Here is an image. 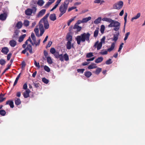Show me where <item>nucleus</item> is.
Instances as JSON below:
<instances>
[{
  "mask_svg": "<svg viewBox=\"0 0 145 145\" xmlns=\"http://www.w3.org/2000/svg\"><path fill=\"white\" fill-rule=\"evenodd\" d=\"M90 34L89 33H84L80 35H78L76 38L77 43L78 44H80L81 41L82 42H84L86 40L89 42H90L89 37Z\"/></svg>",
  "mask_w": 145,
  "mask_h": 145,
  "instance_id": "f257e3e1",
  "label": "nucleus"
},
{
  "mask_svg": "<svg viewBox=\"0 0 145 145\" xmlns=\"http://www.w3.org/2000/svg\"><path fill=\"white\" fill-rule=\"evenodd\" d=\"M120 25V22L113 20V22H112L111 23L108 25V27H114V28L113 30L115 31H117L119 30Z\"/></svg>",
  "mask_w": 145,
  "mask_h": 145,
  "instance_id": "f03ea898",
  "label": "nucleus"
},
{
  "mask_svg": "<svg viewBox=\"0 0 145 145\" xmlns=\"http://www.w3.org/2000/svg\"><path fill=\"white\" fill-rule=\"evenodd\" d=\"M36 7V5H34L32 7L31 9L30 8H27L25 11V14L26 15L29 16L31 15L32 13L35 14L37 10Z\"/></svg>",
  "mask_w": 145,
  "mask_h": 145,
  "instance_id": "7ed1b4c3",
  "label": "nucleus"
},
{
  "mask_svg": "<svg viewBox=\"0 0 145 145\" xmlns=\"http://www.w3.org/2000/svg\"><path fill=\"white\" fill-rule=\"evenodd\" d=\"M115 46V43L112 42L110 48L107 49V50L102 51L99 52V54L102 55H106L108 54V51L110 52L113 50Z\"/></svg>",
  "mask_w": 145,
  "mask_h": 145,
  "instance_id": "20e7f679",
  "label": "nucleus"
},
{
  "mask_svg": "<svg viewBox=\"0 0 145 145\" xmlns=\"http://www.w3.org/2000/svg\"><path fill=\"white\" fill-rule=\"evenodd\" d=\"M67 8V7L64 5H63V4L61 5L59 8V10L60 12L59 15V17H61L65 13Z\"/></svg>",
  "mask_w": 145,
  "mask_h": 145,
  "instance_id": "39448f33",
  "label": "nucleus"
},
{
  "mask_svg": "<svg viewBox=\"0 0 145 145\" xmlns=\"http://www.w3.org/2000/svg\"><path fill=\"white\" fill-rule=\"evenodd\" d=\"M123 2L122 1H120L115 3L113 5V7L115 9L119 10L121 9L123 6Z\"/></svg>",
  "mask_w": 145,
  "mask_h": 145,
  "instance_id": "423d86ee",
  "label": "nucleus"
},
{
  "mask_svg": "<svg viewBox=\"0 0 145 145\" xmlns=\"http://www.w3.org/2000/svg\"><path fill=\"white\" fill-rule=\"evenodd\" d=\"M29 51V53L31 54L33 53L32 51V48L30 44H29L27 45V47L25 48V49L22 51L21 53L23 54H25L27 51Z\"/></svg>",
  "mask_w": 145,
  "mask_h": 145,
  "instance_id": "0eeeda50",
  "label": "nucleus"
},
{
  "mask_svg": "<svg viewBox=\"0 0 145 145\" xmlns=\"http://www.w3.org/2000/svg\"><path fill=\"white\" fill-rule=\"evenodd\" d=\"M102 44L101 42L99 43V41H97L95 44L94 47H96L97 50L101 49L102 47Z\"/></svg>",
  "mask_w": 145,
  "mask_h": 145,
  "instance_id": "6e6552de",
  "label": "nucleus"
},
{
  "mask_svg": "<svg viewBox=\"0 0 145 145\" xmlns=\"http://www.w3.org/2000/svg\"><path fill=\"white\" fill-rule=\"evenodd\" d=\"M19 31L18 30H16L12 36V38L14 40H16L18 37Z\"/></svg>",
  "mask_w": 145,
  "mask_h": 145,
  "instance_id": "1a4fd4ad",
  "label": "nucleus"
},
{
  "mask_svg": "<svg viewBox=\"0 0 145 145\" xmlns=\"http://www.w3.org/2000/svg\"><path fill=\"white\" fill-rule=\"evenodd\" d=\"M31 92L29 89H28L26 90L24 93L23 95L24 97L25 98H27L29 96V94Z\"/></svg>",
  "mask_w": 145,
  "mask_h": 145,
  "instance_id": "9d476101",
  "label": "nucleus"
},
{
  "mask_svg": "<svg viewBox=\"0 0 145 145\" xmlns=\"http://www.w3.org/2000/svg\"><path fill=\"white\" fill-rule=\"evenodd\" d=\"M33 40V44H32L33 46H34L35 45V47L39 46L40 41V39L38 40L37 42L36 41V39L34 40Z\"/></svg>",
  "mask_w": 145,
  "mask_h": 145,
  "instance_id": "9b49d317",
  "label": "nucleus"
},
{
  "mask_svg": "<svg viewBox=\"0 0 145 145\" xmlns=\"http://www.w3.org/2000/svg\"><path fill=\"white\" fill-rule=\"evenodd\" d=\"M39 27L40 32V36H41L43 34L44 32L43 25L42 24H40L39 25Z\"/></svg>",
  "mask_w": 145,
  "mask_h": 145,
  "instance_id": "f8f14e48",
  "label": "nucleus"
},
{
  "mask_svg": "<svg viewBox=\"0 0 145 145\" xmlns=\"http://www.w3.org/2000/svg\"><path fill=\"white\" fill-rule=\"evenodd\" d=\"M67 48L68 50H70L71 48H74V46L73 44H71V42L70 41H68L66 45Z\"/></svg>",
  "mask_w": 145,
  "mask_h": 145,
  "instance_id": "ddd939ff",
  "label": "nucleus"
},
{
  "mask_svg": "<svg viewBox=\"0 0 145 145\" xmlns=\"http://www.w3.org/2000/svg\"><path fill=\"white\" fill-rule=\"evenodd\" d=\"M7 15L5 13L2 14L0 15V20L2 21L5 20L7 17Z\"/></svg>",
  "mask_w": 145,
  "mask_h": 145,
  "instance_id": "4468645a",
  "label": "nucleus"
},
{
  "mask_svg": "<svg viewBox=\"0 0 145 145\" xmlns=\"http://www.w3.org/2000/svg\"><path fill=\"white\" fill-rule=\"evenodd\" d=\"M9 44L11 46L14 47L17 44V42L15 40H12L10 41Z\"/></svg>",
  "mask_w": 145,
  "mask_h": 145,
  "instance_id": "2eb2a0df",
  "label": "nucleus"
},
{
  "mask_svg": "<svg viewBox=\"0 0 145 145\" xmlns=\"http://www.w3.org/2000/svg\"><path fill=\"white\" fill-rule=\"evenodd\" d=\"M6 105H9L11 108H13L14 107V102L12 100H9L7 101L6 102Z\"/></svg>",
  "mask_w": 145,
  "mask_h": 145,
  "instance_id": "dca6fc26",
  "label": "nucleus"
},
{
  "mask_svg": "<svg viewBox=\"0 0 145 145\" xmlns=\"http://www.w3.org/2000/svg\"><path fill=\"white\" fill-rule=\"evenodd\" d=\"M66 40L68 41H70L71 42L72 40V36L70 35V34L69 33H68L66 36Z\"/></svg>",
  "mask_w": 145,
  "mask_h": 145,
  "instance_id": "f3484780",
  "label": "nucleus"
},
{
  "mask_svg": "<svg viewBox=\"0 0 145 145\" xmlns=\"http://www.w3.org/2000/svg\"><path fill=\"white\" fill-rule=\"evenodd\" d=\"M9 51V49L7 47L3 48L1 50V52L5 54H7Z\"/></svg>",
  "mask_w": 145,
  "mask_h": 145,
  "instance_id": "a211bd4d",
  "label": "nucleus"
},
{
  "mask_svg": "<svg viewBox=\"0 0 145 145\" xmlns=\"http://www.w3.org/2000/svg\"><path fill=\"white\" fill-rule=\"evenodd\" d=\"M49 15V13L47 14L40 21V23L42 22H44L45 21H47V18Z\"/></svg>",
  "mask_w": 145,
  "mask_h": 145,
  "instance_id": "6ab92c4d",
  "label": "nucleus"
},
{
  "mask_svg": "<svg viewBox=\"0 0 145 145\" xmlns=\"http://www.w3.org/2000/svg\"><path fill=\"white\" fill-rule=\"evenodd\" d=\"M14 102L15 105L17 106L19 105L21 103V100L19 98H15L14 99Z\"/></svg>",
  "mask_w": 145,
  "mask_h": 145,
  "instance_id": "aec40b11",
  "label": "nucleus"
},
{
  "mask_svg": "<svg viewBox=\"0 0 145 145\" xmlns=\"http://www.w3.org/2000/svg\"><path fill=\"white\" fill-rule=\"evenodd\" d=\"M50 20L53 21H54L56 19V15L55 14H51L49 17Z\"/></svg>",
  "mask_w": 145,
  "mask_h": 145,
  "instance_id": "412c9836",
  "label": "nucleus"
},
{
  "mask_svg": "<svg viewBox=\"0 0 145 145\" xmlns=\"http://www.w3.org/2000/svg\"><path fill=\"white\" fill-rule=\"evenodd\" d=\"M119 35V33L118 32L116 34L114 35L113 38L112 39V40L114 41L115 42L117 40L118 36Z\"/></svg>",
  "mask_w": 145,
  "mask_h": 145,
  "instance_id": "4be33fe9",
  "label": "nucleus"
},
{
  "mask_svg": "<svg viewBox=\"0 0 145 145\" xmlns=\"http://www.w3.org/2000/svg\"><path fill=\"white\" fill-rule=\"evenodd\" d=\"M103 58L102 57H98L95 60V62L97 63H99L101 62L103 60Z\"/></svg>",
  "mask_w": 145,
  "mask_h": 145,
  "instance_id": "5701e85b",
  "label": "nucleus"
},
{
  "mask_svg": "<svg viewBox=\"0 0 145 145\" xmlns=\"http://www.w3.org/2000/svg\"><path fill=\"white\" fill-rule=\"evenodd\" d=\"M44 28L45 29H48L49 27V24L48 21H45L43 22Z\"/></svg>",
  "mask_w": 145,
  "mask_h": 145,
  "instance_id": "b1692460",
  "label": "nucleus"
},
{
  "mask_svg": "<svg viewBox=\"0 0 145 145\" xmlns=\"http://www.w3.org/2000/svg\"><path fill=\"white\" fill-rule=\"evenodd\" d=\"M46 10L45 9H43L41 10L39 12L38 15L39 16H42L45 13Z\"/></svg>",
  "mask_w": 145,
  "mask_h": 145,
  "instance_id": "393cba45",
  "label": "nucleus"
},
{
  "mask_svg": "<svg viewBox=\"0 0 145 145\" xmlns=\"http://www.w3.org/2000/svg\"><path fill=\"white\" fill-rule=\"evenodd\" d=\"M97 66L95 63H92L91 65H90L88 67V68L89 69H92L97 68Z\"/></svg>",
  "mask_w": 145,
  "mask_h": 145,
  "instance_id": "a878e982",
  "label": "nucleus"
},
{
  "mask_svg": "<svg viewBox=\"0 0 145 145\" xmlns=\"http://www.w3.org/2000/svg\"><path fill=\"white\" fill-rule=\"evenodd\" d=\"M26 35L24 34L21 36L19 38L18 41L19 42H21L23 41Z\"/></svg>",
  "mask_w": 145,
  "mask_h": 145,
  "instance_id": "bb28decb",
  "label": "nucleus"
},
{
  "mask_svg": "<svg viewBox=\"0 0 145 145\" xmlns=\"http://www.w3.org/2000/svg\"><path fill=\"white\" fill-rule=\"evenodd\" d=\"M91 17L90 16H89L88 17L84 18L82 20V22H83V23H86L89 20H91Z\"/></svg>",
  "mask_w": 145,
  "mask_h": 145,
  "instance_id": "cd10ccee",
  "label": "nucleus"
},
{
  "mask_svg": "<svg viewBox=\"0 0 145 145\" xmlns=\"http://www.w3.org/2000/svg\"><path fill=\"white\" fill-rule=\"evenodd\" d=\"M22 24L21 21L18 22L16 24V27L18 29L21 28L22 26Z\"/></svg>",
  "mask_w": 145,
  "mask_h": 145,
  "instance_id": "c85d7f7f",
  "label": "nucleus"
},
{
  "mask_svg": "<svg viewBox=\"0 0 145 145\" xmlns=\"http://www.w3.org/2000/svg\"><path fill=\"white\" fill-rule=\"evenodd\" d=\"M92 74L91 72L89 71H86L84 72V75L87 78L89 77Z\"/></svg>",
  "mask_w": 145,
  "mask_h": 145,
  "instance_id": "c756f323",
  "label": "nucleus"
},
{
  "mask_svg": "<svg viewBox=\"0 0 145 145\" xmlns=\"http://www.w3.org/2000/svg\"><path fill=\"white\" fill-rule=\"evenodd\" d=\"M102 20L105 21L106 22H109V23H111L112 22H113V20L110 18H104L102 19Z\"/></svg>",
  "mask_w": 145,
  "mask_h": 145,
  "instance_id": "7c9ffc66",
  "label": "nucleus"
},
{
  "mask_svg": "<svg viewBox=\"0 0 145 145\" xmlns=\"http://www.w3.org/2000/svg\"><path fill=\"white\" fill-rule=\"evenodd\" d=\"M101 18L99 17L97 19H96L94 22V23L95 24H98L100 23L101 21Z\"/></svg>",
  "mask_w": 145,
  "mask_h": 145,
  "instance_id": "2f4dec72",
  "label": "nucleus"
},
{
  "mask_svg": "<svg viewBox=\"0 0 145 145\" xmlns=\"http://www.w3.org/2000/svg\"><path fill=\"white\" fill-rule=\"evenodd\" d=\"M102 71V69L99 67H97L95 71L94 72L95 73L97 74H99Z\"/></svg>",
  "mask_w": 145,
  "mask_h": 145,
  "instance_id": "473e14b6",
  "label": "nucleus"
},
{
  "mask_svg": "<svg viewBox=\"0 0 145 145\" xmlns=\"http://www.w3.org/2000/svg\"><path fill=\"white\" fill-rule=\"evenodd\" d=\"M55 0H49L45 5L46 7H49L52 3H53Z\"/></svg>",
  "mask_w": 145,
  "mask_h": 145,
  "instance_id": "72a5a7b5",
  "label": "nucleus"
},
{
  "mask_svg": "<svg viewBox=\"0 0 145 145\" xmlns=\"http://www.w3.org/2000/svg\"><path fill=\"white\" fill-rule=\"evenodd\" d=\"M47 61L48 63L50 64H52L53 62L51 57H47L46 58Z\"/></svg>",
  "mask_w": 145,
  "mask_h": 145,
  "instance_id": "f704fd0d",
  "label": "nucleus"
},
{
  "mask_svg": "<svg viewBox=\"0 0 145 145\" xmlns=\"http://www.w3.org/2000/svg\"><path fill=\"white\" fill-rule=\"evenodd\" d=\"M20 73L17 76V77L16 78V79L15 81V82L14 83L13 86H14L16 85L17 83L18 80L20 77Z\"/></svg>",
  "mask_w": 145,
  "mask_h": 145,
  "instance_id": "c9c22d12",
  "label": "nucleus"
},
{
  "mask_svg": "<svg viewBox=\"0 0 145 145\" xmlns=\"http://www.w3.org/2000/svg\"><path fill=\"white\" fill-rule=\"evenodd\" d=\"M99 29L97 28L95 30L94 33V37H96L98 34Z\"/></svg>",
  "mask_w": 145,
  "mask_h": 145,
  "instance_id": "e433bc0d",
  "label": "nucleus"
},
{
  "mask_svg": "<svg viewBox=\"0 0 145 145\" xmlns=\"http://www.w3.org/2000/svg\"><path fill=\"white\" fill-rule=\"evenodd\" d=\"M4 96V95L2 93L0 95V103L3 102L6 99V98H3Z\"/></svg>",
  "mask_w": 145,
  "mask_h": 145,
  "instance_id": "4c0bfd02",
  "label": "nucleus"
},
{
  "mask_svg": "<svg viewBox=\"0 0 145 145\" xmlns=\"http://www.w3.org/2000/svg\"><path fill=\"white\" fill-rule=\"evenodd\" d=\"M44 3V2L43 0H39L37 3V4L40 6H42Z\"/></svg>",
  "mask_w": 145,
  "mask_h": 145,
  "instance_id": "58836bf2",
  "label": "nucleus"
},
{
  "mask_svg": "<svg viewBox=\"0 0 145 145\" xmlns=\"http://www.w3.org/2000/svg\"><path fill=\"white\" fill-rule=\"evenodd\" d=\"M34 31L36 35L38 37H39L40 36V35L39 34V30L38 28H35Z\"/></svg>",
  "mask_w": 145,
  "mask_h": 145,
  "instance_id": "ea45409f",
  "label": "nucleus"
},
{
  "mask_svg": "<svg viewBox=\"0 0 145 145\" xmlns=\"http://www.w3.org/2000/svg\"><path fill=\"white\" fill-rule=\"evenodd\" d=\"M11 66V64H8L7 66V68H6L5 69L4 71L2 73V74L3 75L6 72L8 69H10V67Z\"/></svg>",
  "mask_w": 145,
  "mask_h": 145,
  "instance_id": "a19ab883",
  "label": "nucleus"
},
{
  "mask_svg": "<svg viewBox=\"0 0 145 145\" xmlns=\"http://www.w3.org/2000/svg\"><path fill=\"white\" fill-rule=\"evenodd\" d=\"M29 21L27 20H25L24 21V24L25 27H27L29 25Z\"/></svg>",
  "mask_w": 145,
  "mask_h": 145,
  "instance_id": "79ce46f5",
  "label": "nucleus"
},
{
  "mask_svg": "<svg viewBox=\"0 0 145 145\" xmlns=\"http://www.w3.org/2000/svg\"><path fill=\"white\" fill-rule=\"evenodd\" d=\"M140 13H138L136 16L133 17L131 18V21H133L134 20L138 19L140 17Z\"/></svg>",
  "mask_w": 145,
  "mask_h": 145,
  "instance_id": "37998d69",
  "label": "nucleus"
},
{
  "mask_svg": "<svg viewBox=\"0 0 145 145\" xmlns=\"http://www.w3.org/2000/svg\"><path fill=\"white\" fill-rule=\"evenodd\" d=\"M127 13L126 12L125 14V16L124 17V27H125V25L127 23Z\"/></svg>",
  "mask_w": 145,
  "mask_h": 145,
  "instance_id": "c03bdc74",
  "label": "nucleus"
},
{
  "mask_svg": "<svg viewBox=\"0 0 145 145\" xmlns=\"http://www.w3.org/2000/svg\"><path fill=\"white\" fill-rule=\"evenodd\" d=\"M63 57L64 58L65 60L66 61H68L69 60V57L68 55L66 53L64 55Z\"/></svg>",
  "mask_w": 145,
  "mask_h": 145,
  "instance_id": "a18cd8bd",
  "label": "nucleus"
},
{
  "mask_svg": "<svg viewBox=\"0 0 145 145\" xmlns=\"http://www.w3.org/2000/svg\"><path fill=\"white\" fill-rule=\"evenodd\" d=\"M112 63V59H109L107 60L105 62V63L106 65H110Z\"/></svg>",
  "mask_w": 145,
  "mask_h": 145,
  "instance_id": "49530a36",
  "label": "nucleus"
},
{
  "mask_svg": "<svg viewBox=\"0 0 145 145\" xmlns=\"http://www.w3.org/2000/svg\"><path fill=\"white\" fill-rule=\"evenodd\" d=\"M69 0H65L64 3L62 4L63 5H64L65 6L68 7V5L69 3Z\"/></svg>",
  "mask_w": 145,
  "mask_h": 145,
  "instance_id": "de8ad7c7",
  "label": "nucleus"
},
{
  "mask_svg": "<svg viewBox=\"0 0 145 145\" xmlns=\"http://www.w3.org/2000/svg\"><path fill=\"white\" fill-rule=\"evenodd\" d=\"M6 114V111L3 110H0V114L2 116H4Z\"/></svg>",
  "mask_w": 145,
  "mask_h": 145,
  "instance_id": "09e8293b",
  "label": "nucleus"
},
{
  "mask_svg": "<svg viewBox=\"0 0 145 145\" xmlns=\"http://www.w3.org/2000/svg\"><path fill=\"white\" fill-rule=\"evenodd\" d=\"M93 56V53L92 52H90L87 54L86 56V57L87 58H90Z\"/></svg>",
  "mask_w": 145,
  "mask_h": 145,
  "instance_id": "8fccbe9b",
  "label": "nucleus"
},
{
  "mask_svg": "<svg viewBox=\"0 0 145 145\" xmlns=\"http://www.w3.org/2000/svg\"><path fill=\"white\" fill-rule=\"evenodd\" d=\"M104 2V1H101V0H95L94 1V3H101V4H102Z\"/></svg>",
  "mask_w": 145,
  "mask_h": 145,
  "instance_id": "3c124183",
  "label": "nucleus"
},
{
  "mask_svg": "<svg viewBox=\"0 0 145 145\" xmlns=\"http://www.w3.org/2000/svg\"><path fill=\"white\" fill-rule=\"evenodd\" d=\"M42 81L44 83L47 84L48 83L49 80L45 78H43L42 79Z\"/></svg>",
  "mask_w": 145,
  "mask_h": 145,
  "instance_id": "603ef678",
  "label": "nucleus"
},
{
  "mask_svg": "<svg viewBox=\"0 0 145 145\" xmlns=\"http://www.w3.org/2000/svg\"><path fill=\"white\" fill-rule=\"evenodd\" d=\"M44 70L47 72H49L50 71V68L47 66L45 65L44 67Z\"/></svg>",
  "mask_w": 145,
  "mask_h": 145,
  "instance_id": "864d4df0",
  "label": "nucleus"
},
{
  "mask_svg": "<svg viewBox=\"0 0 145 145\" xmlns=\"http://www.w3.org/2000/svg\"><path fill=\"white\" fill-rule=\"evenodd\" d=\"M105 29V27L104 25H102L101 26V27L100 29V31L101 33H104V31Z\"/></svg>",
  "mask_w": 145,
  "mask_h": 145,
  "instance_id": "5fc2aeb1",
  "label": "nucleus"
},
{
  "mask_svg": "<svg viewBox=\"0 0 145 145\" xmlns=\"http://www.w3.org/2000/svg\"><path fill=\"white\" fill-rule=\"evenodd\" d=\"M5 61L3 59H1L0 60V64L3 65H4L6 63Z\"/></svg>",
  "mask_w": 145,
  "mask_h": 145,
  "instance_id": "6e6d98bb",
  "label": "nucleus"
},
{
  "mask_svg": "<svg viewBox=\"0 0 145 145\" xmlns=\"http://www.w3.org/2000/svg\"><path fill=\"white\" fill-rule=\"evenodd\" d=\"M50 51L51 53L53 54H54L56 52L55 49L54 48H51L50 49Z\"/></svg>",
  "mask_w": 145,
  "mask_h": 145,
  "instance_id": "4d7b16f0",
  "label": "nucleus"
},
{
  "mask_svg": "<svg viewBox=\"0 0 145 145\" xmlns=\"http://www.w3.org/2000/svg\"><path fill=\"white\" fill-rule=\"evenodd\" d=\"M76 17L75 16L74 17V18H71L70 19L68 22H67V25L68 26L70 25L71 23L73 21H74V18H75Z\"/></svg>",
  "mask_w": 145,
  "mask_h": 145,
  "instance_id": "13d9d810",
  "label": "nucleus"
},
{
  "mask_svg": "<svg viewBox=\"0 0 145 145\" xmlns=\"http://www.w3.org/2000/svg\"><path fill=\"white\" fill-rule=\"evenodd\" d=\"M130 34L129 32H127L125 35V37L124 38V40L125 41L127 39L129 35Z\"/></svg>",
  "mask_w": 145,
  "mask_h": 145,
  "instance_id": "bf43d9fd",
  "label": "nucleus"
},
{
  "mask_svg": "<svg viewBox=\"0 0 145 145\" xmlns=\"http://www.w3.org/2000/svg\"><path fill=\"white\" fill-rule=\"evenodd\" d=\"M21 65L22 68V69H24L26 65L24 61L22 62Z\"/></svg>",
  "mask_w": 145,
  "mask_h": 145,
  "instance_id": "052dcab7",
  "label": "nucleus"
},
{
  "mask_svg": "<svg viewBox=\"0 0 145 145\" xmlns=\"http://www.w3.org/2000/svg\"><path fill=\"white\" fill-rule=\"evenodd\" d=\"M57 58H59L60 60L61 61H63V57L62 54H60Z\"/></svg>",
  "mask_w": 145,
  "mask_h": 145,
  "instance_id": "680f3d73",
  "label": "nucleus"
},
{
  "mask_svg": "<svg viewBox=\"0 0 145 145\" xmlns=\"http://www.w3.org/2000/svg\"><path fill=\"white\" fill-rule=\"evenodd\" d=\"M28 41L27 39L25 42V43L23 44L22 45V47L24 48H26V46L28 44Z\"/></svg>",
  "mask_w": 145,
  "mask_h": 145,
  "instance_id": "e2e57ef3",
  "label": "nucleus"
},
{
  "mask_svg": "<svg viewBox=\"0 0 145 145\" xmlns=\"http://www.w3.org/2000/svg\"><path fill=\"white\" fill-rule=\"evenodd\" d=\"M84 71V69H77V71L78 72H80L81 73H83Z\"/></svg>",
  "mask_w": 145,
  "mask_h": 145,
  "instance_id": "0e129e2a",
  "label": "nucleus"
},
{
  "mask_svg": "<svg viewBox=\"0 0 145 145\" xmlns=\"http://www.w3.org/2000/svg\"><path fill=\"white\" fill-rule=\"evenodd\" d=\"M60 54H59V52H56L54 54V55L55 57L57 58L59 56Z\"/></svg>",
  "mask_w": 145,
  "mask_h": 145,
  "instance_id": "69168bd1",
  "label": "nucleus"
},
{
  "mask_svg": "<svg viewBox=\"0 0 145 145\" xmlns=\"http://www.w3.org/2000/svg\"><path fill=\"white\" fill-rule=\"evenodd\" d=\"M34 64L36 67L38 68H39L40 67L39 63H37L36 60H34Z\"/></svg>",
  "mask_w": 145,
  "mask_h": 145,
  "instance_id": "338daca9",
  "label": "nucleus"
},
{
  "mask_svg": "<svg viewBox=\"0 0 145 145\" xmlns=\"http://www.w3.org/2000/svg\"><path fill=\"white\" fill-rule=\"evenodd\" d=\"M123 44H124L123 43H121V44L119 48L118 51V52H120L121 50L123 47Z\"/></svg>",
  "mask_w": 145,
  "mask_h": 145,
  "instance_id": "774afa93",
  "label": "nucleus"
}]
</instances>
